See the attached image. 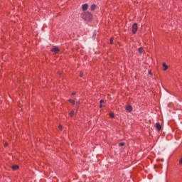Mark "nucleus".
Listing matches in <instances>:
<instances>
[{
    "mask_svg": "<svg viewBox=\"0 0 182 182\" xmlns=\"http://www.w3.org/2000/svg\"><path fill=\"white\" fill-rule=\"evenodd\" d=\"M156 129L159 130V132H160V130H161V125L160 124V123H156Z\"/></svg>",
    "mask_w": 182,
    "mask_h": 182,
    "instance_id": "423d86ee",
    "label": "nucleus"
},
{
    "mask_svg": "<svg viewBox=\"0 0 182 182\" xmlns=\"http://www.w3.org/2000/svg\"><path fill=\"white\" fill-rule=\"evenodd\" d=\"M90 9L91 11H95V9H96V6L95 4L91 5Z\"/></svg>",
    "mask_w": 182,
    "mask_h": 182,
    "instance_id": "1a4fd4ad",
    "label": "nucleus"
},
{
    "mask_svg": "<svg viewBox=\"0 0 182 182\" xmlns=\"http://www.w3.org/2000/svg\"><path fill=\"white\" fill-rule=\"evenodd\" d=\"M68 102H70V103H71V105H76V102L72 99H70L68 100Z\"/></svg>",
    "mask_w": 182,
    "mask_h": 182,
    "instance_id": "0eeeda50",
    "label": "nucleus"
},
{
    "mask_svg": "<svg viewBox=\"0 0 182 182\" xmlns=\"http://www.w3.org/2000/svg\"><path fill=\"white\" fill-rule=\"evenodd\" d=\"M125 110H127L129 113H131V112H133V107L132 105H127Z\"/></svg>",
    "mask_w": 182,
    "mask_h": 182,
    "instance_id": "f03ea898",
    "label": "nucleus"
},
{
    "mask_svg": "<svg viewBox=\"0 0 182 182\" xmlns=\"http://www.w3.org/2000/svg\"><path fill=\"white\" fill-rule=\"evenodd\" d=\"M109 117H110L112 119H113V118L114 117V114L113 112H111V113L109 114Z\"/></svg>",
    "mask_w": 182,
    "mask_h": 182,
    "instance_id": "f8f14e48",
    "label": "nucleus"
},
{
    "mask_svg": "<svg viewBox=\"0 0 182 182\" xmlns=\"http://www.w3.org/2000/svg\"><path fill=\"white\" fill-rule=\"evenodd\" d=\"M81 17L84 21H92L93 16L90 12H84L81 14Z\"/></svg>",
    "mask_w": 182,
    "mask_h": 182,
    "instance_id": "f257e3e1",
    "label": "nucleus"
},
{
    "mask_svg": "<svg viewBox=\"0 0 182 182\" xmlns=\"http://www.w3.org/2000/svg\"><path fill=\"white\" fill-rule=\"evenodd\" d=\"M102 107H103V105L100 104V108L102 109Z\"/></svg>",
    "mask_w": 182,
    "mask_h": 182,
    "instance_id": "6ab92c4d",
    "label": "nucleus"
},
{
    "mask_svg": "<svg viewBox=\"0 0 182 182\" xmlns=\"http://www.w3.org/2000/svg\"><path fill=\"white\" fill-rule=\"evenodd\" d=\"M4 146H5V147H6V146H8V143H6V144H4Z\"/></svg>",
    "mask_w": 182,
    "mask_h": 182,
    "instance_id": "412c9836",
    "label": "nucleus"
},
{
    "mask_svg": "<svg viewBox=\"0 0 182 182\" xmlns=\"http://www.w3.org/2000/svg\"><path fill=\"white\" fill-rule=\"evenodd\" d=\"M180 164H182V158L179 161Z\"/></svg>",
    "mask_w": 182,
    "mask_h": 182,
    "instance_id": "a211bd4d",
    "label": "nucleus"
},
{
    "mask_svg": "<svg viewBox=\"0 0 182 182\" xmlns=\"http://www.w3.org/2000/svg\"><path fill=\"white\" fill-rule=\"evenodd\" d=\"M80 77H83V73H80Z\"/></svg>",
    "mask_w": 182,
    "mask_h": 182,
    "instance_id": "dca6fc26",
    "label": "nucleus"
},
{
    "mask_svg": "<svg viewBox=\"0 0 182 182\" xmlns=\"http://www.w3.org/2000/svg\"><path fill=\"white\" fill-rule=\"evenodd\" d=\"M82 8V11H87V8H89V5H87V4H83Z\"/></svg>",
    "mask_w": 182,
    "mask_h": 182,
    "instance_id": "20e7f679",
    "label": "nucleus"
},
{
    "mask_svg": "<svg viewBox=\"0 0 182 182\" xmlns=\"http://www.w3.org/2000/svg\"><path fill=\"white\" fill-rule=\"evenodd\" d=\"M119 146H124V143L121 142V143L119 144Z\"/></svg>",
    "mask_w": 182,
    "mask_h": 182,
    "instance_id": "2eb2a0df",
    "label": "nucleus"
},
{
    "mask_svg": "<svg viewBox=\"0 0 182 182\" xmlns=\"http://www.w3.org/2000/svg\"><path fill=\"white\" fill-rule=\"evenodd\" d=\"M100 103H101V104L103 103V100H100Z\"/></svg>",
    "mask_w": 182,
    "mask_h": 182,
    "instance_id": "4be33fe9",
    "label": "nucleus"
},
{
    "mask_svg": "<svg viewBox=\"0 0 182 182\" xmlns=\"http://www.w3.org/2000/svg\"><path fill=\"white\" fill-rule=\"evenodd\" d=\"M51 52H53L54 53H58V52H59V48H58L57 47H55L51 49Z\"/></svg>",
    "mask_w": 182,
    "mask_h": 182,
    "instance_id": "39448f33",
    "label": "nucleus"
},
{
    "mask_svg": "<svg viewBox=\"0 0 182 182\" xmlns=\"http://www.w3.org/2000/svg\"><path fill=\"white\" fill-rule=\"evenodd\" d=\"M70 117H73V116H75V111L74 110L70 112Z\"/></svg>",
    "mask_w": 182,
    "mask_h": 182,
    "instance_id": "9b49d317",
    "label": "nucleus"
},
{
    "mask_svg": "<svg viewBox=\"0 0 182 182\" xmlns=\"http://www.w3.org/2000/svg\"><path fill=\"white\" fill-rule=\"evenodd\" d=\"M19 168V166L18 165H14L12 166V170H18Z\"/></svg>",
    "mask_w": 182,
    "mask_h": 182,
    "instance_id": "6e6552de",
    "label": "nucleus"
},
{
    "mask_svg": "<svg viewBox=\"0 0 182 182\" xmlns=\"http://www.w3.org/2000/svg\"><path fill=\"white\" fill-rule=\"evenodd\" d=\"M136 32H137V23H134L132 25V33H136Z\"/></svg>",
    "mask_w": 182,
    "mask_h": 182,
    "instance_id": "7ed1b4c3",
    "label": "nucleus"
},
{
    "mask_svg": "<svg viewBox=\"0 0 182 182\" xmlns=\"http://www.w3.org/2000/svg\"><path fill=\"white\" fill-rule=\"evenodd\" d=\"M75 95H76V92H73V93H72V95H73V96H75Z\"/></svg>",
    "mask_w": 182,
    "mask_h": 182,
    "instance_id": "aec40b11",
    "label": "nucleus"
},
{
    "mask_svg": "<svg viewBox=\"0 0 182 182\" xmlns=\"http://www.w3.org/2000/svg\"><path fill=\"white\" fill-rule=\"evenodd\" d=\"M139 53H143V48H139Z\"/></svg>",
    "mask_w": 182,
    "mask_h": 182,
    "instance_id": "ddd939ff",
    "label": "nucleus"
},
{
    "mask_svg": "<svg viewBox=\"0 0 182 182\" xmlns=\"http://www.w3.org/2000/svg\"><path fill=\"white\" fill-rule=\"evenodd\" d=\"M76 105H77V106H79V102H76Z\"/></svg>",
    "mask_w": 182,
    "mask_h": 182,
    "instance_id": "5701e85b",
    "label": "nucleus"
},
{
    "mask_svg": "<svg viewBox=\"0 0 182 182\" xmlns=\"http://www.w3.org/2000/svg\"><path fill=\"white\" fill-rule=\"evenodd\" d=\"M58 129H59L60 130H62V125H59Z\"/></svg>",
    "mask_w": 182,
    "mask_h": 182,
    "instance_id": "f3484780",
    "label": "nucleus"
},
{
    "mask_svg": "<svg viewBox=\"0 0 182 182\" xmlns=\"http://www.w3.org/2000/svg\"><path fill=\"white\" fill-rule=\"evenodd\" d=\"M109 43L112 45L113 43V38H110Z\"/></svg>",
    "mask_w": 182,
    "mask_h": 182,
    "instance_id": "4468645a",
    "label": "nucleus"
},
{
    "mask_svg": "<svg viewBox=\"0 0 182 182\" xmlns=\"http://www.w3.org/2000/svg\"><path fill=\"white\" fill-rule=\"evenodd\" d=\"M163 66H164V70H166L168 69V66H167V65L165 64V63H163Z\"/></svg>",
    "mask_w": 182,
    "mask_h": 182,
    "instance_id": "9d476101",
    "label": "nucleus"
}]
</instances>
